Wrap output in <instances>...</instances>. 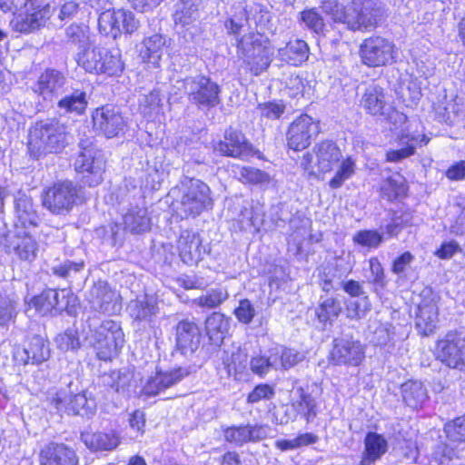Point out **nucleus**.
<instances>
[{"mask_svg":"<svg viewBox=\"0 0 465 465\" xmlns=\"http://www.w3.org/2000/svg\"><path fill=\"white\" fill-rule=\"evenodd\" d=\"M229 322L224 316L219 312H213L205 321V330L213 343L219 345L223 342L227 333Z\"/></svg>","mask_w":465,"mask_h":465,"instance_id":"nucleus-44","label":"nucleus"},{"mask_svg":"<svg viewBox=\"0 0 465 465\" xmlns=\"http://www.w3.org/2000/svg\"><path fill=\"white\" fill-rule=\"evenodd\" d=\"M272 358L274 357L272 348L268 351L267 356L259 355L252 357L250 361L251 371L261 377L266 375L270 370L274 369Z\"/></svg>","mask_w":465,"mask_h":465,"instance_id":"nucleus-55","label":"nucleus"},{"mask_svg":"<svg viewBox=\"0 0 465 465\" xmlns=\"http://www.w3.org/2000/svg\"><path fill=\"white\" fill-rule=\"evenodd\" d=\"M84 268V262H74L70 260H65L57 264H54L51 271L54 275L66 280L67 282H73L77 279L78 276L83 272Z\"/></svg>","mask_w":465,"mask_h":465,"instance_id":"nucleus-46","label":"nucleus"},{"mask_svg":"<svg viewBox=\"0 0 465 465\" xmlns=\"http://www.w3.org/2000/svg\"><path fill=\"white\" fill-rule=\"evenodd\" d=\"M360 56L363 64L369 67H379L395 61V45L381 36H371L360 45Z\"/></svg>","mask_w":465,"mask_h":465,"instance_id":"nucleus-12","label":"nucleus"},{"mask_svg":"<svg viewBox=\"0 0 465 465\" xmlns=\"http://www.w3.org/2000/svg\"><path fill=\"white\" fill-rule=\"evenodd\" d=\"M86 325L89 329L87 339L97 358L104 361H112L124 343V334L120 325L111 320L101 322L96 316L89 317Z\"/></svg>","mask_w":465,"mask_h":465,"instance_id":"nucleus-1","label":"nucleus"},{"mask_svg":"<svg viewBox=\"0 0 465 465\" xmlns=\"http://www.w3.org/2000/svg\"><path fill=\"white\" fill-rule=\"evenodd\" d=\"M237 41L239 56L252 74L260 75L269 68L272 52L260 34L249 33Z\"/></svg>","mask_w":465,"mask_h":465,"instance_id":"nucleus-4","label":"nucleus"},{"mask_svg":"<svg viewBox=\"0 0 465 465\" xmlns=\"http://www.w3.org/2000/svg\"><path fill=\"white\" fill-rule=\"evenodd\" d=\"M296 392L299 398L292 403V406L298 413L305 417L307 421H311L317 415L315 399L302 387L298 388Z\"/></svg>","mask_w":465,"mask_h":465,"instance_id":"nucleus-47","label":"nucleus"},{"mask_svg":"<svg viewBox=\"0 0 465 465\" xmlns=\"http://www.w3.org/2000/svg\"><path fill=\"white\" fill-rule=\"evenodd\" d=\"M341 159L339 147L331 141H322L314 145L312 152L303 155L301 165L310 174L328 173Z\"/></svg>","mask_w":465,"mask_h":465,"instance_id":"nucleus-10","label":"nucleus"},{"mask_svg":"<svg viewBox=\"0 0 465 465\" xmlns=\"http://www.w3.org/2000/svg\"><path fill=\"white\" fill-rule=\"evenodd\" d=\"M272 349L274 357L272 358L274 361V370H288L302 361L305 358L302 352L282 345H277Z\"/></svg>","mask_w":465,"mask_h":465,"instance_id":"nucleus-42","label":"nucleus"},{"mask_svg":"<svg viewBox=\"0 0 465 465\" xmlns=\"http://www.w3.org/2000/svg\"><path fill=\"white\" fill-rule=\"evenodd\" d=\"M79 66L91 74H106L116 75L124 69V63L118 50H109L104 47L84 49L76 58Z\"/></svg>","mask_w":465,"mask_h":465,"instance_id":"nucleus-5","label":"nucleus"},{"mask_svg":"<svg viewBox=\"0 0 465 465\" xmlns=\"http://www.w3.org/2000/svg\"><path fill=\"white\" fill-rule=\"evenodd\" d=\"M124 230L133 234H143L151 230L152 219L145 206L132 205L123 217Z\"/></svg>","mask_w":465,"mask_h":465,"instance_id":"nucleus-29","label":"nucleus"},{"mask_svg":"<svg viewBox=\"0 0 465 465\" xmlns=\"http://www.w3.org/2000/svg\"><path fill=\"white\" fill-rule=\"evenodd\" d=\"M116 12L123 14L122 19L117 21L116 24V25L120 27V35L122 33L131 35L138 29L140 23L134 13L124 9H118Z\"/></svg>","mask_w":465,"mask_h":465,"instance_id":"nucleus-63","label":"nucleus"},{"mask_svg":"<svg viewBox=\"0 0 465 465\" xmlns=\"http://www.w3.org/2000/svg\"><path fill=\"white\" fill-rule=\"evenodd\" d=\"M342 311L341 302L333 297H321L319 305L315 308V315L320 322L332 323Z\"/></svg>","mask_w":465,"mask_h":465,"instance_id":"nucleus-43","label":"nucleus"},{"mask_svg":"<svg viewBox=\"0 0 465 465\" xmlns=\"http://www.w3.org/2000/svg\"><path fill=\"white\" fill-rule=\"evenodd\" d=\"M15 357L24 364H39L50 357L48 341L42 336L34 334L28 337L27 345L22 351H16Z\"/></svg>","mask_w":465,"mask_h":465,"instance_id":"nucleus-24","label":"nucleus"},{"mask_svg":"<svg viewBox=\"0 0 465 465\" xmlns=\"http://www.w3.org/2000/svg\"><path fill=\"white\" fill-rule=\"evenodd\" d=\"M77 196L76 185L71 181H59L43 192V205L53 213L71 210Z\"/></svg>","mask_w":465,"mask_h":465,"instance_id":"nucleus-14","label":"nucleus"},{"mask_svg":"<svg viewBox=\"0 0 465 465\" xmlns=\"http://www.w3.org/2000/svg\"><path fill=\"white\" fill-rule=\"evenodd\" d=\"M444 431L451 442H465V415L445 425Z\"/></svg>","mask_w":465,"mask_h":465,"instance_id":"nucleus-57","label":"nucleus"},{"mask_svg":"<svg viewBox=\"0 0 465 465\" xmlns=\"http://www.w3.org/2000/svg\"><path fill=\"white\" fill-rule=\"evenodd\" d=\"M320 133V123L308 114H301L288 127L287 145L294 151L306 149Z\"/></svg>","mask_w":465,"mask_h":465,"instance_id":"nucleus-16","label":"nucleus"},{"mask_svg":"<svg viewBox=\"0 0 465 465\" xmlns=\"http://www.w3.org/2000/svg\"><path fill=\"white\" fill-rule=\"evenodd\" d=\"M455 104L450 102H439L434 106L435 118L441 123L451 124L456 117Z\"/></svg>","mask_w":465,"mask_h":465,"instance_id":"nucleus-62","label":"nucleus"},{"mask_svg":"<svg viewBox=\"0 0 465 465\" xmlns=\"http://www.w3.org/2000/svg\"><path fill=\"white\" fill-rule=\"evenodd\" d=\"M127 312L135 321L150 322L158 312L156 299L147 294L140 296L129 302Z\"/></svg>","mask_w":465,"mask_h":465,"instance_id":"nucleus-32","label":"nucleus"},{"mask_svg":"<svg viewBox=\"0 0 465 465\" xmlns=\"http://www.w3.org/2000/svg\"><path fill=\"white\" fill-rule=\"evenodd\" d=\"M439 296L430 288L420 293V302L415 312V327L423 336L434 332L439 322Z\"/></svg>","mask_w":465,"mask_h":465,"instance_id":"nucleus-15","label":"nucleus"},{"mask_svg":"<svg viewBox=\"0 0 465 465\" xmlns=\"http://www.w3.org/2000/svg\"><path fill=\"white\" fill-rule=\"evenodd\" d=\"M234 173L238 179L245 183L259 184L269 182V175L265 172L253 167H239Z\"/></svg>","mask_w":465,"mask_h":465,"instance_id":"nucleus-51","label":"nucleus"},{"mask_svg":"<svg viewBox=\"0 0 465 465\" xmlns=\"http://www.w3.org/2000/svg\"><path fill=\"white\" fill-rule=\"evenodd\" d=\"M177 248L183 262L191 266L197 264L208 252L207 248L203 245L200 234L189 230L181 232Z\"/></svg>","mask_w":465,"mask_h":465,"instance_id":"nucleus-22","label":"nucleus"},{"mask_svg":"<svg viewBox=\"0 0 465 465\" xmlns=\"http://www.w3.org/2000/svg\"><path fill=\"white\" fill-rule=\"evenodd\" d=\"M123 14L114 9H108L101 13L98 18V28L101 34L115 39L120 35V27L116 25L117 21L122 19Z\"/></svg>","mask_w":465,"mask_h":465,"instance_id":"nucleus-45","label":"nucleus"},{"mask_svg":"<svg viewBox=\"0 0 465 465\" xmlns=\"http://www.w3.org/2000/svg\"><path fill=\"white\" fill-rule=\"evenodd\" d=\"M430 141L425 134L422 135H402L400 141L401 148L390 150L386 153L388 162H400L414 154L417 145H426Z\"/></svg>","mask_w":465,"mask_h":465,"instance_id":"nucleus-34","label":"nucleus"},{"mask_svg":"<svg viewBox=\"0 0 465 465\" xmlns=\"http://www.w3.org/2000/svg\"><path fill=\"white\" fill-rule=\"evenodd\" d=\"M361 106L371 115H387L391 106L386 99V94L382 87L371 84L369 85L361 99Z\"/></svg>","mask_w":465,"mask_h":465,"instance_id":"nucleus-26","label":"nucleus"},{"mask_svg":"<svg viewBox=\"0 0 465 465\" xmlns=\"http://www.w3.org/2000/svg\"><path fill=\"white\" fill-rule=\"evenodd\" d=\"M182 195L178 209L182 216H197L211 208L213 200L209 186L198 179H188L182 183Z\"/></svg>","mask_w":465,"mask_h":465,"instance_id":"nucleus-7","label":"nucleus"},{"mask_svg":"<svg viewBox=\"0 0 465 465\" xmlns=\"http://www.w3.org/2000/svg\"><path fill=\"white\" fill-rule=\"evenodd\" d=\"M79 147L81 152L75 159L74 169L82 174L81 180L84 185L97 186L103 181L105 163L104 157L90 141L81 140Z\"/></svg>","mask_w":465,"mask_h":465,"instance_id":"nucleus-6","label":"nucleus"},{"mask_svg":"<svg viewBox=\"0 0 465 465\" xmlns=\"http://www.w3.org/2000/svg\"><path fill=\"white\" fill-rule=\"evenodd\" d=\"M40 465H78L75 450L64 443L51 442L40 451Z\"/></svg>","mask_w":465,"mask_h":465,"instance_id":"nucleus-23","label":"nucleus"},{"mask_svg":"<svg viewBox=\"0 0 465 465\" xmlns=\"http://www.w3.org/2000/svg\"><path fill=\"white\" fill-rule=\"evenodd\" d=\"M347 316L351 319H361L371 311V303L368 295H363L356 301L347 303Z\"/></svg>","mask_w":465,"mask_h":465,"instance_id":"nucleus-58","label":"nucleus"},{"mask_svg":"<svg viewBox=\"0 0 465 465\" xmlns=\"http://www.w3.org/2000/svg\"><path fill=\"white\" fill-rule=\"evenodd\" d=\"M32 13H26L25 15H20L14 21V29L24 34H30L42 26L49 19V10L45 8L35 9L30 6Z\"/></svg>","mask_w":465,"mask_h":465,"instance_id":"nucleus-31","label":"nucleus"},{"mask_svg":"<svg viewBox=\"0 0 465 465\" xmlns=\"http://www.w3.org/2000/svg\"><path fill=\"white\" fill-rule=\"evenodd\" d=\"M88 105V97L84 90L75 89L71 94H65L57 103V107L64 114L82 115Z\"/></svg>","mask_w":465,"mask_h":465,"instance_id":"nucleus-40","label":"nucleus"},{"mask_svg":"<svg viewBox=\"0 0 465 465\" xmlns=\"http://www.w3.org/2000/svg\"><path fill=\"white\" fill-rule=\"evenodd\" d=\"M15 228H35L39 221L35 206L32 198L25 193L19 192L15 198Z\"/></svg>","mask_w":465,"mask_h":465,"instance_id":"nucleus-27","label":"nucleus"},{"mask_svg":"<svg viewBox=\"0 0 465 465\" xmlns=\"http://www.w3.org/2000/svg\"><path fill=\"white\" fill-rule=\"evenodd\" d=\"M29 148L39 154L61 153L69 144L66 126L56 120L40 121L29 134Z\"/></svg>","mask_w":465,"mask_h":465,"instance_id":"nucleus-2","label":"nucleus"},{"mask_svg":"<svg viewBox=\"0 0 465 465\" xmlns=\"http://www.w3.org/2000/svg\"><path fill=\"white\" fill-rule=\"evenodd\" d=\"M364 356V348L359 341L344 338L333 341L331 359L334 364L358 366Z\"/></svg>","mask_w":465,"mask_h":465,"instance_id":"nucleus-21","label":"nucleus"},{"mask_svg":"<svg viewBox=\"0 0 465 465\" xmlns=\"http://www.w3.org/2000/svg\"><path fill=\"white\" fill-rule=\"evenodd\" d=\"M214 151L223 156L246 160L253 154L252 145L245 135L237 130L229 128L225 131L223 140L219 141L213 147Z\"/></svg>","mask_w":465,"mask_h":465,"instance_id":"nucleus-20","label":"nucleus"},{"mask_svg":"<svg viewBox=\"0 0 465 465\" xmlns=\"http://www.w3.org/2000/svg\"><path fill=\"white\" fill-rule=\"evenodd\" d=\"M228 298V292L224 288L212 289L200 296L196 302L201 307L209 309L216 308Z\"/></svg>","mask_w":465,"mask_h":465,"instance_id":"nucleus-53","label":"nucleus"},{"mask_svg":"<svg viewBox=\"0 0 465 465\" xmlns=\"http://www.w3.org/2000/svg\"><path fill=\"white\" fill-rule=\"evenodd\" d=\"M223 432L225 441L242 447L246 443H257L267 439L272 429L267 424L247 423L226 427Z\"/></svg>","mask_w":465,"mask_h":465,"instance_id":"nucleus-18","label":"nucleus"},{"mask_svg":"<svg viewBox=\"0 0 465 465\" xmlns=\"http://www.w3.org/2000/svg\"><path fill=\"white\" fill-rule=\"evenodd\" d=\"M0 242L6 252H14L21 261L31 262L37 256L39 244L29 228L16 227L5 233Z\"/></svg>","mask_w":465,"mask_h":465,"instance_id":"nucleus-13","label":"nucleus"},{"mask_svg":"<svg viewBox=\"0 0 465 465\" xmlns=\"http://www.w3.org/2000/svg\"><path fill=\"white\" fill-rule=\"evenodd\" d=\"M369 266L372 277L370 282L373 285V292L379 294L387 286L384 269L377 257L369 260Z\"/></svg>","mask_w":465,"mask_h":465,"instance_id":"nucleus-52","label":"nucleus"},{"mask_svg":"<svg viewBox=\"0 0 465 465\" xmlns=\"http://www.w3.org/2000/svg\"><path fill=\"white\" fill-rule=\"evenodd\" d=\"M353 173L354 163L350 158L342 161L340 169L329 183L330 187L332 189L341 187L342 183L352 175Z\"/></svg>","mask_w":465,"mask_h":465,"instance_id":"nucleus-60","label":"nucleus"},{"mask_svg":"<svg viewBox=\"0 0 465 465\" xmlns=\"http://www.w3.org/2000/svg\"><path fill=\"white\" fill-rule=\"evenodd\" d=\"M140 50V56L143 62L158 66L166 45V40L161 34H154L145 37Z\"/></svg>","mask_w":465,"mask_h":465,"instance_id":"nucleus-37","label":"nucleus"},{"mask_svg":"<svg viewBox=\"0 0 465 465\" xmlns=\"http://www.w3.org/2000/svg\"><path fill=\"white\" fill-rule=\"evenodd\" d=\"M388 441L377 432H368L364 439V451L359 465H373L388 451Z\"/></svg>","mask_w":465,"mask_h":465,"instance_id":"nucleus-30","label":"nucleus"},{"mask_svg":"<svg viewBox=\"0 0 465 465\" xmlns=\"http://www.w3.org/2000/svg\"><path fill=\"white\" fill-rule=\"evenodd\" d=\"M381 193L383 198L391 202L406 193V185L401 177H391L381 184Z\"/></svg>","mask_w":465,"mask_h":465,"instance_id":"nucleus-50","label":"nucleus"},{"mask_svg":"<svg viewBox=\"0 0 465 465\" xmlns=\"http://www.w3.org/2000/svg\"><path fill=\"white\" fill-rule=\"evenodd\" d=\"M277 56L283 62L298 66L308 59L309 46L303 40H291L284 47L278 49Z\"/></svg>","mask_w":465,"mask_h":465,"instance_id":"nucleus-33","label":"nucleus"},{"mask_svg":"<svg viewBox=\"0 0 465 465\" xmlns=\"http://www.w3.org/2000/svg\"><path fill=\"white\" fill-rule=\"evenodd\" d=\"M257 110L259 111L262 117L270 120H277L285 112V104L282 101L268 102L260 104L257 107Z\"/></svg>","mask_w":465,"mask_h":465,"instance_id":"nucleus-61","label":"nucleus"},{"mask_svg":"<svg viewBox=\"0 0 465 465\" xmlns=\"http://www.w3.org/2000/svg\"><path fill=\"white\" fill-rule=\"evenodd\" d=\"M228 35L238 37L242 32L249 28V16L245 9L241 8L224 23Z\"/></svg>","mask_w":465,"mask_h":465,"instance_id":"nucleus-48","label":"nucleus"},{"mask_svg":"<svg viewBox=\"0 0 465 465\" xmlns=\"http://www.w3.org/2000/svg\"><path fill=\"white\" fill-rule=\"evenodd\" d=\"M298 24L306 30L317 35H324L326 24L322 13L316 7L306 8L297 16Z\"/></svg>","mask_w":465,"mask_h":465,"instance_id":"nucleus-41","label":"nucleus"},{"mask_svg":"<svg viewBox=\"0 0 465 465\" xmlns=\"http://www.w3.org/2000/svg\"><path fill=\"white\" fill-rule=\"evenodd\" d=\"M319 8L321 13L329 15L334 23L343 24L346 6L341 5L337 0H322Z\"/></svg>","mask_w":465,"mask_h":465,"instance_id":"nucleus-56","label":"nucleus"},{"mask_svg":"<svg viewBox=\"0 0 465 465\" xmlns=\"http://www.w3.org/2000/svg\"><path fill=\"white\" fill-rule=\"evenodd\" d=\"M86 299L94 312L114 314L120 310V295L104 281L93 284Z\"/></svg>","mask_w":465,"mask_h":465,"instance_id":"nucleus-19","label":"nucleus"},{"mask_svg":"<svg viewBox=\"0 0 465 465\" xmlns=\"http://www.w3.org/2000/svg\"><path fill=\"white\" fill-rule=\"evenodd\" d=\"M73 381L48 392L47 401L57 412L91 418L96 411L95 399L86 391L74 392Z\"/></svg>","mask_w":465,"mask_h":465,"instance_id":"nucleus-3","label":"nucleus"},{"mask_svg":"<svg viewBox=\"0 0 465 465\" xmlns=\"http://www.w3.org/2000/svg\"><path fill=\"white\" fill-rule=\"evenodd\" d=\"M65 81L61 72L54 69L46 70L40 75L35 91L45 100H52L61 93Z\"/></svg>","mask_w":465,"mask_h":465,"instance_id":"nucleus-28","label":"nucleus"},{"mask_svg":"<svg viewBox=\"0 0 465 465\" xmlns=\"http://www.w3.org/2000/svg\"><path fill=\"white\" fill-rule=\"evenodd\" d=\"M438 359L450 368L465 367V336L460 331H450L439 341Z\"/></svg>","mask_w":465,"mask_h":465,"instance_id":"nucleus-17","label":"nucleus"},{"mask_svg":"<svg viewBox=\"0 0 465 465\" xmlns=\"http://www.w3.org/2000/svg\"><path fill=\"white\" fill-rule=\"evenodd\" d=\"M94 129L110 139L124 135L128 124L121 111L112 104H105L94 110L92 114Z\"/></svg>","mask_w":465,"mask_h":465,"instance_id":"nucleus-11","label":"nucleus"},{"mask_svg":"<svg viewBox=\"0 0 465 465\" xmlns=\"http://www.w3.org/2000/svg\"><path fill=\"white\" fill-rule=\"evenodd\" d=\"M401 394L403 402L413 410L421 408L429 399L426 388L417 381H409L401 384Z\"/></svg>","mask_w":465,"mask_h":465,"instance_id":"nucleus-36","label":"nucleus"},{"mask_svg":"<svg viewBox=\"0 0 465 465\" xmlns=\"http://www.w3.org/2000/svg\"><path fill=\"white\" fill-rule=\"evenodd\" d=\"M318 437L312 433H303L292 440H279L275 442L276 448L282 451L294 450L302 446L313 444L317 441Z\"/></svg>","mask_w":465,"mask_h":465,"instance_id":"nucleus-54","label":"nucleus"},{"mask_svg":"<svg viewBox=\"0 0 465 465\" xmlns=\"http://www.w3.org/2000/svg\"><path fill=\"white\" fill-rule=\"evenodd\" d=\"M202 0H177L174 5L173 21L175 25H189L199 17Z\"/></svg>","mask_w":465,"mask_h":465,"instance_id":"nucleus-39","label":"nucleus"},{"mask_svg":"<svg viewBox=\"0 0 465 465\" xmlns=\"http://www.w3.org/2000/svg\"><path fill=\"white\" fill-rule=\"evenodd\" d=\"M183 87L189 102L199 109L209 110L221 103V87L210 77H187L183 82Z\"/></svg>","mask_w":465,"mask_h":465,"instance_id":"nucleus-9","label":"nucleus"},{"mask_svg":"<svg viewBox=\"0 0 465 465\" xmlns=\"http://www.w3.org/2000/svg\"><path fill=\"white\" fill-rule=\"evenodd\" d=\"M353 241L365 247L377 248L382 236L376 231H360L353 236Z\"/></svg>","mask_w":465,"mask_h":465,"instance_id":"nucleus-64","label":"nucleus"},{"mask_svg":"<svg viewBox=\"0 0 465 465\" xmlns=\"http://www.w3.org/2000/svg\"><path fill=\"white\" fill-rule=\"evenodd\" d=\"M84 445L94 451L112 450L119 444V439L114 432H89L81 434Z\"/></svg>","mask_w":465,"mask_h":465,"instance_id":"nucleus-38","label":"nucleus"},{"mask_svg":"<svg viewBox=\"0 0 465 465\" xmlns=\"http://www.w3.org/2000/svg\"><path fill=\"white\" fill-rule=\"evenodd\" d=\"M67 43L78 48H84L89 42L88 27L84 25L72 24L64 30Z\"/></svg>","mask_w":465,"mask_h":465,"instance_id":"nucleus-49","label":"nucleus"},{"mask_svg":"<svg viewBox=\"0 0 465 465\" xmlns=\"http://www.w3.org/2000/svg\"><path fill=\"white\" fill-rule=\"evenodd\" d=\"M381 15V8L375 1L351 0L346 5L343 25L353 32L371 31L378 25Z\"/></svg>","mask_w":465,"mask_h":465,"instance_id":"nucleus-8","label":"nucleus"},{"mask_svg":"<svg viewBox=\"0 0 465 465\" xmlns=\"http://www.w3.org/2000/svg\"><path fill=\"white\" fill-rule=\"evenodd\" d=\"M62 292H64V291H62ZM32 303L40 313L46 314L53 310L64 311L67 307L68 302L65 300L64 293H63V297L60 299L59 292L56 290L48 289L40 295L35 296L32 300Z\"/></svg>","mask_w":465,"mask_h":465,"instance_id":"nucleus-35","label":"nucleus"},{"mask_svg":"<svg viewBox=\"0 0 465 465\" xmlns=\"http://www.w3.org/2000/svg\"><path fill=\"white\" fill-rule=\"evenodd\" d=\"M57 347L64 351H76L80 348L81 343L76 331L66 330L55 338Z\"/></svg>","mask_w":465,"mask_h":465,"instance_id":"nucleus-59","label":"nucleus"},{"mask_svg":"<svg viewBox=\"0 0 465 465\" xmlns=\"http://www.w3.org/2000/svg\"><path fill=\"white\" fill-rule=\"evenodd\" d=\"M201 334L198 326L189 320H183L176 326V346L182 354H193L200 345Z\"/></svg>","mask_w":465,"mask_h":465,"instance_id":"nucleus-25","label":"nucleus"}]
</instances>
